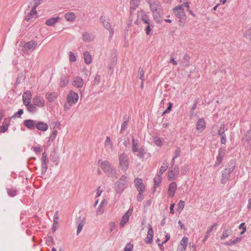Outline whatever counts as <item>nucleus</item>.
<instances>
[{
    "mask_svg": "<svg viewBox=\"0 0 251 251\" xmlns=\"http://www.w3.org/2000/svg\"><path fill=\"white\" fill-rule=\"evenodd\" d=\"M226 152V148H221L219 151L218 155L217 156V160L220 162H221L222 160H223V158L224 156H225Z\"/></svg>",
    "mask_w": 251,
    "mask_h": 251,
    "instance_id": "24",
    "label": "nucleus"
},
{
    "mask_svg": "<svg viewBox=\"0 0 251 251\" xmlns=\"http://www.w3.org/2000/svg\"><path fill=\"white\" fill-rule=\"evenodd\" d=\"M72 85L77 88H82L84 85L83 80L79 76L75 77L73 79Z\"/></svg>",
    "mask_w": 251,
    "mask_h": 251,
    "instance_id": "14",
    "label": "nucleus"
},
{
    "mask_svg": "<svg viewBox=\"0 0 251 251\" xmlns=\"http://www.w3.org/2000/svg\"><path fill=\"white\" fill-rule=\"evenodd\" d=\"M141 0H130V12L132 13L139 6Z\"/></svg>",
    "mask_w": 251,
    "mask_h": 251,
    "instance_id": "21",
    "label": "nucleus"
},
{
    "mask_svg": "<svg viewBox=\"0 0 251 251\" xmlns=\"http://www.w3.org/2000/svg\"><path fill=\"white\" fill-rule=\"evenodd\" d=\"M170 62L172 63L174 65H177V62L175 60L174 58H172L170 59Z\"/></svg>",
    "mask_w": 251,
    "mask_h": 251,
    "instance_id": "59",
    "label": "nucleus"
},
{
    "mask_svg": "<svg viewBox=\"0 0 251 251\" xmlns=\"http://www.w3.org/2000/svg\"><path fill=\"white\" fill-rule=\"evenodd\" d=\"M154 143L157 147H161L163 144V141L160 138L156 137L154 139Z\"/></svg>",
    "mask_w": 251,
    "mask_h": 251,
    "instance_id": "30",
    "label": "nucleus"
},
{
    "mask_svg": "<svg viewBox=\"0 0 251 251\" xmlns=\"http://www.w3.org/2000/svg\"><path fill=\"white\" fill-rule=\"evenodd\" d=\"M135 186L138 191L140 193H143L145 191V186L142 179L136 178L134 180Z\"/></svg>",
    "mask_w": 251,
    "mask_h": 251,
    "instance_id": "10",
    "label": "nucleus"
},
{
    "mask_svg": "<svg viewBox=\"0 0 251 251\" xmlns=\"http://www.w3.org/2000/svg\"><path fill=\"white\" fill-rule=\"evenodd\" d=\"M64 18L68 22H73L76 19V15L73 12H68L65 14Z\"/></svg>",
    "mask_w": 251,
    "mask_h": 251,
    "instance_id": "18",
    "label": "nucleus"
},
{
    "mask_svg": "<svg viewBox=\"0 0 251 251\" xmlns=\"http://www.w3.org/2000/svg\"><path fill=\"white\" fill-rule=\"evenodd\" d=\"M151 30V29L150 27V24H149L146 29V33L147 35H149L150 34Z\"/></svg>",
    "mask_w": 251,
    "mask_h": 251,
    "instance_id": "54",
    "label": "nucleus"
},
{
    "mask_svg": "<svg viewBox=\"0 0 251 251\" xmlns=\"http://www.w3.org/2000/svg\"><path fill=\"white\" fill-rule=\"evenodd\" d=\"M37 46V43L34 41H30L25 44L23 46L24 50L25 51L34 50Z\"/></svg>",
    "mask_w": 251,
    "mask_h": 251,
    "instance_id": "15",
    "label": "nucleus"
},
{
    "mask_svg": "<svg viewBox=\"0 0 251 251\" xmlns=\"http://www.w3.org/2000/svg\"><path fill=\"white\" fill-rule=\"evenodd\" d=\"M8 129V124L6 125H3L0 127V132H4Z\"/></svg>",
    "mask_w": 251,
    "mask_h": 251,
    "instance_id": "47",
    "label": "nucleus"
},
{
    "mask_svg": "<svg viewBox=\"0 0 251 251\" xmlns=\"http://www.w3.org/2000/svg\"><path fill=\"white\" fill-rule=\"evenodd\" d=\"M230 232V230L228 229H225L223 230L222 236H221V239L224 240L226 238L228 237Z\"/></svg>",
    "mask_w": 251,
    "mask_h": 251,
    "instance_id": "31",
    "label": "nucleus"
},
{
    "mask_svg": "<svg viewBox=\"0 0 251 251\" xmlns=\"http://www.w3.org/2000/svg\"><path fill=\"white\" fill-rule=\"evenodd\" d=\"M147 1L150 5L155 21L160 23L162 18L160 16L161 9L159 2L158 0H147Z\"/></svg>",
    "mask_w": 251,
    "mask_h": 251,
    "instance_id": "2",
    "label": "nucleus"
},
{
    "mask_svg": "<svg viewBox=\"0 0 251 251\" xmlns=\"http://www.w3.org/2000/svg\"><path fill=\"white\" fill-rule=\"evenodd\" d=\"M148 231L146 237L145 239V241L147 244H151L152 242V238L153 237V230L152 227L150 224H148Z\"/></svg>",
    "mask_w": 251,
    "mask_h": 251,
    "instance_id": "8",
    "label": "nucleus"
},
{
    "mask_svg": "<svg viewBox=\"0 0 251 251\" xmlns=\"http://www.w3.org/2000/svg\"><path fill=\"white\" fill-rule=\"evenodd\" d=\"M178 224L179 225L181 229H183L184 228V224L182 223L181 221H178Z\"/></svg>",
    "mask_w": 251,
    "mask_h": 251,
    "instance_id": "63",
    "label": "nucleus"
},
{
    "mask_svg": "<svg viewBox=\"0 0 251 251\" xmlns=\"http://www.w3.org/2000/svg\"><path fill=\"white\" fill-rule=\"evenodd\" d=\"M36 127L39 130L45 131L49 128L48 125L43 122H39L36 124Z\"/></svg>",
    "mask_w": 251,
    "mask_h": 251,
    "instance_id": "20",
    "label": "nucleus"
},
{
    "mask_svg": "<svg viewBox=\"0 0 251 251\" xmlns=\"http://www.w3.org/2000/svg\"><path fill=\"white\" fill-rule=\"evenodd\" d=\"M132 249H133V245L131 244H127L125 248V251H131L132 250Z\"/></svg>",
    "mask_w": 251,
    "mask_h": 251,
    "instance_id": "43",
    "label": "nucleus"
},
{
    "mask_svg": "<svg viewBox=\"0 0 251 251\" xmlns=\"http://www.w3.org/2000/svg\"><path fill=\"white\" fill-rule=\"evenodd\" d=\"M105 146L110 147L111 148L112 147V144L110 138L109 136H107L104 143Z\"/></svg>",
    "mask_w": 251,
    "mask_h": 251,
    "instance_id": "37",
    "label": "nucleus"
},
{
    "mask_svg": "<svg viewBox=\"0 0 251 251\" xmlns=\"http://www.w3.org/2000/svg\"><path fill=\"white\" fill-rule=\"evenodd\" d=\"M179 173V169L178 167L176 166L171 170L168 172L167 178L169 180L172 181L175 180L178 176Z\"/></svg>",
    "mask_w": 251,
    "mask_h": 251,
    "instance_id": "6",
    "label": "nucleus"
},
{
    "mask_svg": "<svg viewBox=\"0 0 251 251\" xmlns=\"http://www.w3.org/2000/svg\"><path fill=\"white\" fill-rule=\"evenodd\" d=\"M133 211V208H130L125 214L123 215L122 220L120 222V225L123 226L129 221V218L131 215Z\"/></svg>",
    "mask_w": 251,
    "mask_h": 251,
    "instance_id": "13",
    "label": "nucleus"
},
{
    "mask_svg": "<svg viewBox=\"0 0 251 251\" xmlns=\"http://www.w3.org/2000/svg\"><path fill=\"white\" fill-rule=\"evenodd\" d=\"M42 2V0H33V6L32 8H35L36 10L37 7Z\"/></svg>",
    "mask_w": 251,
    "mask_h": 251,
    "instance_id": "39",
    "label": "nucleus"
},
{
    "mask_svg": "<svg viewBox=\"0 0 251 251\" xmlns=\"http://www.w3.org/2000/svg\"><path fill=\"white\" fill-rule=\"evenodd\" d=\"M46 160H47L46 155L45 154V153H44L42 155V161L43 162H44L45 164H46Z\"/></svg>",
    "mask_w": 251,
    "mask_h": 251,
    "instance_id": "60",
    "label": "nucleus"
},
{
    "mask_svg": "<svg viewBox=\"0 0 251 251\" xmlns=\"http://www.w3.org/2000/svg\"><path fill=\"white\" fill-rule=\"evenodd\" d=\"M24 124L25 126L29 129H34L36 123L33 120H26L25 121Z\"/></svg>",
    "mask_w": 251,
    "mask_h": 251,
    "instance_id": "22",
    "label": "nucleus"
},
{
    "mask_svg": "<svg viewBox=\"0 0 251 251\" xmlns=\"http://www.w3.org/2000/svg\"><path fill=\"white\" fill-rule=\"evenodd\" d=\"M139 146V143L137 140H136L134 138H132V151L135 153L136 152L138 151Z\"/></svg>",
    "mask_w": 251,
    "mask_h": 251,
    "instance_id": "26",
    "label": "nucleus"
},
{
    "mask_svg": "<svg viewBox=\"0 0 251 251\" xmlns=\"http://www.w3.org/2000/svg\"><path fill=\"white\" fill-rule=\"evenodd\" d=\"M92 37V36L87 33H85L83 35V39L86 41L91 40Z\"/></svg>",
    "mask_w": 251,
    "mask_h": 251,
    "instance_id": "42",
    "label": "nucleus"
},
{
    "mask_svg": "<svg viewBox=\"0 0 251 251\" xmlns=\"http://www.w3.org/2000/svg\"><path fill=\"white\" fill-rule=\"evenodd\" d=\"M226 142V135L221 136V143L222 144L225 145Z\"/></svg>",
    "mask_w": 251,
    "mask_h": 251,
    "instance_id": "48",
    "label": "nucleus"
},
{
    "mask_svg": "<svg viewBox=\"0 0 251 251\" xmlns=\"http://www.w3.org/2000/svg\"><path fill=\"white\" fill-rule=\"evenodd\" d=\"M119 167L124 171H126L129 166V158L127 154L122 153L119 155Z\"/></svg>",
    "mask_w": 251,
    "mask_h": 251,
    "instance_id": "3",
    "label": "nucleus"
},
{
    "mask_svg": "<svg viewBox=\"0 0 251 251\" xmlns=\"http://www.w3.org/2000/svg\"><path fill=\"white\" fill-rule=\"evenodd\" d=\"M60 19L59 17L51 18L46 20V24L48 26H53Z\"/></svg>",
    "mask_w": 251,
    "mask_h": 251,
    "instance_id": "23",
    "label": "nucleus"
},
{
    "mask_svg": "<svg viewBox=\"0 0 251 251\" xmlns=\"http://www.w3.org/2000/svg\"><path fill=\"white\" fill-rule=\"evenodd\" d=\"M184 201L182 200L179 201L177 203V211L181 212L184 207Z\"/></svg>",
    "mask_w": 251,
    "mask_h": 251,
    "instance_id": "34",
    "label": "nucleus"
},
{
    "mask_svg": "<svg viewBox=\"0 0 251 251\" xmlns=\"http://www.w3.org/2000/svg\"><path fill=\"white\" fill-rule=\"evenodd\" d=\"M83 55L85 62L87 64H90L92 60L90 53L88 51H85L84 52Z\"/></svg>",
    "mask_w": 251,
    "mask_h": 251,
    "instance_id": "25",
    "label": "nucleus"
},
{
    "mask_svg": "<svg viewBox=\"0 0 251 251\" xmlns=\"http://www.w3.org/2000/svg\"><path fill=\"white\" fill-rule=\"evenodd\" d=\"M27 107V110L29 112L34 113L37 111L36 106L33 104H29L28 105L26 106Z\"/></svg>",
    "mask_w": 251,
    "mask_h": 251,
    "instance_id": "32",
    "label": "nucleus"
},
{
    "mask_svg": "<svg viewBox=\"0 0 251 251\" xmlns=\"http://www.w3.org/2000/svg\"><path fill=\"white\" fill-rule=\"evenodd\" d=\"M33 103L38 107H43L45 102L43 98L40 96H36L33 98Z\"/></svg>",
    "mask_w": 251,
    "mask_h": 251,
    "instance_id": "7",
    "label": "nucleus"
},
{
    "mask_svg": "<svg viewBox=\"0 0 251 251\" xmlns=\"http://www.w3.org/2000/svg\"><path fill=\"white\" fill-rule=\"evenodd\" d=\"M161 181V177L160 176H158L157 177L154 178L155 184L158 186Z\"/></svg>",
    "mask_w": 251,
    "mask_h": 251,
    "instance_id": "46",
    "label": "nucleus"
},
{
    "mask_svg": "<svg viewBox=\"0 0 251 251\" xmlns=\"http://www.w3.org/2000/svg\"><path fill=\"white\" fill-rule=\"evenodd\" d=\"M37 11L35 8H32L30 11L27 13L25 17V20L29 22L30 20L36 17Z\"/></svg>",
    "mask_w": 251,
    "mask_h": 251,
    "instance_id": "17",
    "label": "nucleus"
},
{
    "mask_svg": "<svg viewBox=\"0 0 251 251\" xmlns=\"http://www.w3.org/2000/svg\"><path fill=\"white\" fill-rule=\"evenodd\" d=\"M102 192V190L100 189V187L97 192H96V196L98 197H99L101 195V194Z\"/></svg>",
    "mask_w": 251,
    "mask_h": 251,
    "instance_id": "52",
    "label": "nucleus"
},
{
    "mask_svg": "<svg viewBox=\"0 0 251 251\" xmlns=\"http://www.w3.org/2000/svg\"><path fill=\"white\" fill-rule=\"evenodd\" d=\"M142 193H143L139 192V194L137 195V199L138 201H141L143 199V197L142 195Z\"/></svg>",
    "mask_w": 251,
    "mask_h": 251,
    "instance_id": "53",
    "label": "nucleus"
},
{
    "mask_svg": "<svg viewBox=\"0 0 251 251\" xmlns=\"http://www.w3.org/2000/svg\"><path fill=\"white\" fill-rule=\"evenodd\" d=\"M9 120H8V119H5L4 120V122L3 123V125H6L8 124V125H9Z\"/></svg>",
    "mask_w": 251,
    "mask_h": 251,
    "instance_id": "64",
    "label": "nucleus"
},
{
    "mask_svg": "<svg viewBox=\"0 0 251 251\" xmlns=\"http://www.w3.org/2000/svg\"><path fill=\"white\" fill-rule=\"evenodd\" d=\"M69 60L71 62H75L76 60V57L74 54V53L71 51H70L69 52Z\"/></svg>",
    "mask_w": 251,
    "mask_h": 251,
    "instance_id": "38",
    "label": "nucleus"
},
{
    "mask_svg": "<svg viewBox=\"0 0 251 251\" xmlns=\"http://www.w3.org/2000/svg\"><path fill=\"white\" fill-rule=\"evenodd\" d=\"M175 15L179 18H181L185 15V12L182 6L179 5L174 8Z\"/></svg>",
    "mask_w": 251,
    "mask_h": 251,
    "instance_id": "16",
    "label": "nucleus"
},
{
    "mask_svg": "<svg viewBox=\"0 0 251 251\" xmlns=\"http://www.w3.org/2000/svg\"><path fill=\"white\" fill-rule=\"evenodd\" d=\"M45 97L50 102H53L57 98L58 94L56 92H48Z\"/></svg>",
    "mask_w": 251,
    "mask_h": 251,
    "instance_id": "19",
    "label": "nucleus"
},
{
    "mask_svg": "<svg viewBox=\"0 0 251 251\" xmlns=\"http://www.w3.org/2000/svg\"><path fill=\"white\" fill-rule=\"evenodd\" d=\"M8 193L9 195L13 197L16 195V191L15 190H9Z\"/></svg>",
    "mask_w": 251,
    "mask_h": 251,
    "instance_id": "56",
    "label": "nucleus"
},
{
    "mask_svg": "<svg viewBox=\"0 0 251 251\" xmlns=\"http://www.w3.org/2000/svg\"><path fill=\"white\" fill-rule=\"evenodd\" d=\"M78 94L73 90H70L67 95L66 101L63 105V110L65 111L75 104L78 101Z\"/></svg>",
    "mask_w": 251,
    "mask_h": 251,
    "instance_id": "1",
    "label": "nucleus"
},
{
    "mask_svg": "<svg viewBox=\"0 0 251 251\" xmlns=\"http://www.w3.org/2000/svg\"><path fill=\"white\" fill-rule=\"evenodd\" d=\"M83 226V224L82 223H80L78 226L77 229V234H78L80 232V231L82 230V227Z\"/></svg>",
    "mask_w": 251,
    "mask_h": 251,
    "instance_id": "50",
    "label": "nucleus"
},
{
    "mask_svg": "<svg viewBox=\"0 0 251 251\" xmlns=\"http://www.w3.org/2000/svg\"><path fill=\"white\" fill-rule=\"evenodd\" d=\"M169 164L167 162L164 161L162 162L159 170V173L162 174L168 168Z\"/></svg>",
    "mask_w": 251,
    "mask_h": 251,
    "instance_id": "28",
    "label": "nucleus"
},
{
    "mask_svg": "<svg viewBox=\"0 0 251 251\" xmlns=\"http://www.w3.org/2000/svg\"><path fill=\"white\" fill-rule=\"evenodd\" d=\"M239 228H240V229L241 228L243 229L242 231L240 233L241 235L243 234L246 231L247 228H246V226H245V223H242L239 225Z\"/></svg>",
    "mask_w": 251,
    "mask_h": 251,
    "instance_id": "41",
    "label": "nucleus"
},
{
    "mask_svg": "<svg viewBox=\"0 0 251 251\" xmlns=\"http://www.w3.org/2000/svg\"><path fill=\"white\" fill-rule=\"evenodd\" d=\"M241 241V238L236 237L234 240L231 242L230 244H227L228 245H232L237 244Z\"/></svg>",
    "mask_w": 251,
    "mask_h": 251,
    "instance_id": "45",
    "label": "nucleus"
},
{
    "mask_svg": "<svg viewBox=\"0 0 251 251\" xmlns=\"http://www.w3.org/2000/svg\"><path fill=\"white\" fill-rule=\"evenodd\" d=\"M206 127V122L203 118H199L196 124V129L198 133H202Z\"/></svg>",
    "mask_w": 251,
    "mask_h": 251,
    "instance_id": "5",
    "label": "nucleus"
},
{
    "mask_svg": "<svg viewBox=\"0 0 251 251\" xmlns=\"http://www.w3.org/2000/svg\"><path fill=\"white\" fill-rule=\"evenodd\" d=\"M175 206V204L174 203H171V206H170V213L172 214H173L174 213V208Z\"/></svg>",
    "mask_w": 251,
    "mask_h": 251,
    "instance_id": "55",
    "label": "nucleus"
},
{
    "mask_svg": "<svg viewBox=\"0 0 251 251\" xmlns=\"http://www.w3.org/2000/svg\"><path fill=\"white\" fill-rule=\"evenodd\" d=\"M146 16V15H145V13L144 11H143L142 10H140L138 11V13H137L138 18H139L140 17H141L142 20L145 23L148 24L149 25V23H148V20L145 18L144 17V16Z\"/></svg>",
    "mask_w": 251,
    "mask_h": 251,
    "instance_id": "27",
    "label": "nucleus"
},
{
    "mask_svg": "<svg viewBox=\"0 0 251 251\" xmlns=\"http://www.w3.org/2000/svg\"><path fill=\"white\" fill-rule=\"evenodd\" d=\"M188 166L187 165H185L182 168H181V174H182V175H186L188 172Z\"/></svg>",
    "mask_w": 251,
    "mask_h": 251,
    "instance_id": "44",
    "label": "nucleus"
},
{
    "mask_svg": "<svg viewBox=\"0 0 251 251\" xmlns=\"http://www.w3.org/2000/svg\"><path fill=\"white\" fill-rule=\"evenodd\" d=\"M165 238H166L165 240V241H164L162 243V244H165V243H166V242H167V241L170 239V235H169V234H167V235H166V236H165Z\"/></svg>",
    "mask_w": 251,
    "mask_h": 251,
    "instance_id": "58",
    "label": "nucleus"
},
{
    "mask_svg": "<svg viewBox=\"0 0 251 251\" xmlns=\"http://www.w3.org/2000/svg\"><path fill=\"white\" fill-rule=\"evenodd\" d=\"M140 79L142 80H144V72L143 69L139 70Z\"/></svg>",
    "mask_w": 251,
    "mask_h": 251,
    "instance_id": "49",
    "label": "nucleus"
},
{
    "mask_svg": "<svg viewBox=\"0 0 251 251\" xmlns=\"http://www.w3.org/2000/svg\"><path fill=\"white\" fill-rule=\"evenodd\" d=\"M125 181H126V177H124V176H123V177H122L120 179V181H119L120 183L121 182H122L123 186H124V185H125Z\"/></svg>",
    "mask_w": 251,
    "mask_h": 251,
    "instance_id": "61",
    "label": "nucleus"
},
{
    "mask_svg": "<svg viewBox=\"0 0 251 251\" xmlns=\"http://www.w3.org/2000/svg\"><path fill=\"white\" fill-rule=\"evenodd\" d=\"M100 167L103 171L108 176H112L115 173V171L110 163L107 161H104L100 163Z\"/></svg>",
    "mask_w": 251,
    "mask_h": 251,
    "instance_id": "4",
    "label": "nucleus"
},
{
    "mask_svg": "<svg viewBox=\"0 0 251 251\" xmlns=\"http://www.w3.org/2000/svg\"><path fill=\"white\" fill-rule=\"evenodd\" d=\"M217 226L216 224H213L212 225L206 232V237H208L211 232L214 230V228Z\"/></svg>",
    "mask_w": 251,
    "mask_h": 251,
    "instance_id": "33",
    "label": "nucleus"
},
{
    "mask_svg": "<svg viewBox=\"0 0 251 251\" xmlns=\"http://www.w3.org/2000/svg\"><path fill=\"white\" fill-rule=\"evenodd\" d=\"M34 151L36 152L40 153L41 152V151H42V150L39 147H35L34 148Z\"/></svg>",
    "mask_w": 251,
    "mask_h": 251,
    "instance_id": "57",
    "label": "nucleus"
},
{
    "mask_svg": "<svg viewBox=\"0 0 251 251\" xmlns=\"http://www.w3.org/2000/svg\"><path fill=\"white\" fill-rule=\"evenodd\" d=\"M172 106H173V103L171 102H169L168 107L167 108V109L166 110H165L163 112L162 115H164L167 113H169L171 111Z\"/></svg>",
    "mask_w": 251,
    "mask_h": 251,
    "instance_id": "40",
    "label": "nucleus"
},
{
    "mask_svg": "<svg viewBox=\"0 0 251 251\" xmlns=\"http://www.w3.org/2000/svg\"><path fill=\"white\" fill-rule=\"evenodd\" d=\"M221 182L222 183H225L226 182V180L225 177L224 176V174H222Z\"/></svg>",
    "mask_w": 251,
    "mask_h": 251,
    "instance_id": "62",
    "label": "nucleus"
},
{
    "mask_svg": "<svg viewBox=\"0 0 251 251\" xmlns=\"http://www.w3.org/2000/svg\"><path fill=\"white\" fill-rule=\"evenodd\" d=\"M188 237H183L178 246L177 251H185L188 245Z\"/></svg>",
    "mask_w": 251,
    "mask_h": 251,
    "instance_id": "12",
    "label": "nucleus"
},
{
    "mask_svg": "<svg viewBox=\"0 0 251 251\" xmlns=\"http://www.w3.org/2000/svg\"><path fill=\"white\" fill-rule=\"evenodd\" d=\"M23 103L25 106H27L30 103L32 99V94L30 91H26L24 92L22 96Z\"/></svg>",
    "mask_w": 251,
    "mask_h": 251,
    "instance_id": "11",
    "label": "nucleus"
},
{
    "mask_svg": "<svg viewBox=\"0 0 251 251\" xmlns=\"http://www.w3.org/2000/svg\"><path fill=\"white\" fill-rule=\"evenodd\" d=\"M218 134L220 136L223 135H226L224 124H223L221 125L220 128L218 130Z\"/></svg>",
    "mask_w": 251,
    "mask_h": 251,
    "instance_id": "36",
    "label": "nucleus"
},
{
    "mask_svg": "<svg viewBox=\"0 0 251 251\" xmlns=\"http://www.w3.org/2000/svg\"><path fill=\"white\" fill-rule=\"evenodd\" d=\"M69 81V78L67 77H64L61 79L59 85L61 87H64L68 85Z\"/></svg>",
    "mask_w": 251,
    "mask_h": 251,
    "instance_id": "29",
    "label": "nucleus"
},
{
    "mask_svg": "<svg viewBox=\"0 0 251 251\" xmlns=\"http://www.w3.org/2000/svg\"><path fill=\"white\" fill-rule=\"evenodd\" d=\"M110 231H112L115 227V224L114 222H111L109 224Z\"/></svg>",
    "mask_w": 251,
    "mask_h": 251,
    "instance_id": "51",
    "label": "nucleus"
},
{
    "mask_svg": "<svg viewBox=\"0 0 251 251\" xmlns=\"http://www.w3.org/2000/svg\"><path fill=\"white\" fill-rule=\"evenodd\" d=\"M177 189V184L175 182H172L170 184L168 189V195L170 198L175 196L176 192Z\"/></svg>",
    "mask_w": 251,
    "mask_h": 251,
    "instance_id": "9",
    "label": "nucleus"
},
{
    "mask_svg": "<svg viewBox=\"0 0 251 251\" xmlns=\"http://www.w3.org/2000/svg\"><path fill=\"white\" fill-rule=\"evenodd\" d=\"M136 152H138L137 156L140 158L143 157L146 153L144 149L142 148L138 149Z\"/></svg>",
    "mask_w": 251,
    "mask_h": 251,
    "instance_id": "35",
    "label": "nucleus"
}]
</instances>
